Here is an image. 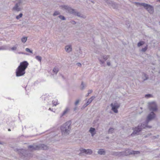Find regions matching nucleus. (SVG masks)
Here are the masks:
<instances>
[{
	"label": "nucleus",
	"mask_w": 160,
	"mask_h": 160,
	"mask_svg": "<svg viewBox=\"0 0 160 160\" xmlns=\"http://www.w3.org/2000/svg\"><path fill=\"white\" fill-rule=\"evenodd\" d=\"M92 92V90L89 89L88 90V93L86 95V96H88Z\"/></svg>",
	"instance_id": "obj_35"
},
{
	"label": "nucleus",
	"mask_w": 160,
	"mask_h": 160,
	"mask_svg": "<svg viewBox=\"0 0 160 160\" xmlns=\"http://www.w3.org/2000/svg\"><path fill=\"white\" fill-rule=\"evenodd\" d=\"M27 40V38L26 37H23L22 38V41L23 43H25L26 42Z\"/></svg>",
	"instance_id": "obj_24"
},
{
	"label": "nucleus",
	"mask_w": 160,
	"mask_h": 160,
	"mask_svg": "<svg viewBox=\"0 0 160 160\" xmlns=\"http://www.w3.org/2000/svg\"><path fill=\"white\" fill-rule=\"evenodd\" d=\"M8 131H11V129H8Z\"/></svg>",
	"instance_id": "obj_53"
},
{
	"label": "nucleus",
	"mask_w": 160,
	"mask_h": 160,
	"mask_svg": "<svg viewBox=\"0 0 160 160\" xmlns=\"http://www.w3.org/2000/svg\"><path fill=\"white\" fill-rule=\"evenodd\" d=\"M57 100H56V101H52V103L54 105V106H56L58 104V102H57Z\"/></svg>",
	"instance_id": "obj_32"
},
{
	"label": "nucleus",
	"mask_w": 160,
	"mask_h": 160,
	"mask_svg": "<svg viewBox=\"0 0 160 160\" xmlns=\"http://www.w3.org/2000/svg\"><path fill=\"white\" fill-rule=\"evenodd\" d=\"M157 110L158 108L156 103L154 102H151V120L155 118L156 116L154 112Z\"/></svg>",
	"instance_id": "obj_6"
},
{
	"label": "nucleus",
	"mask_w": 160,
	"mask_h": 160,
	"mask_svg": "<svg viewBox=\"0 0 160 160\" xmlns=\"http://www.w3.org/2000/svg\"><path fill=\"white\" fill-rule=\"evenodd\" d=\"M22 15L23 14L22 13H20L17 16H16V18L17 19H19L20 18L22 17Z\"/></svg>",
	"instance_id": "obj_25"
},
{
	"label": "nucleus",
	"mask_w": 160,
	"mask_h": 160,
	"mask_svg": "<svg viewBox=\"0 0 160 160\" xmlns=\"http://www.w3.org/2000/svg\"><path fill=\"white\" fill-rule=\"evenodd\" d=\"M107 65H108V66H110V65H111V63H110V62H107Z\"/></svg>",
	"instance_id": "obj_47"
},
{
	"label": "nucleus",
	"mask_w": 160,
	"mask_h": 160,
	"mask_svg": "<svg viewBox=\"0 0 160 160\" xmlns=\"http://www.w3.org/2000/svg\"><path fill=\"white\" fill-rule=\"evenodd\" d=\"M28 63L27 61H24L20 63L16 70V76L19 77L23 76L25 73V70L27 68Z\"/></svg>",
	"instance_id": "obj_1"
},
{
	"label": "nucleus",
	"mask_w": 160,
	"mask_h": 160,
	"mask_svg": "<svg viewBox=\"0 0 160 160\" xmlns=\"http://www.w3.org/2000/svg\"><path fill=\"white\" fill-rule=\"evenodd\" d=\"M84 87H85L84 86L83 82H82L81 84V89L82 90H83L84 89Z\"/></svg>",
	"instance_id": "obj_38"
},
{
	"label": "nucleus",
	"mask_w": 160,
	"mask_h": 160,
	"mask_svg": "<svg viewBox=\"0 0 160 160\" xmlns=\"http://www.w3.org/2000/svg\"><path fill=\"white\" fill-rule=\"evenodd\" d=\"M16 150L18 152L21 158L24 160H27L29 159L30 157H32V154L30 152H29L27 150L23 149H17Z\"/></svg>",
	"instance_id": "obj_4"
},
{
	"label": "nucleus",
	"mask_w": 160,
	"mask_h": 160,
	"mask_svg": "<svg viewBox=\"0 0 160 160\" xmlns=\"http://www.w3.org/2000/svg\"><path fill=\"white\" fill-rule=\"evenodd\" d=\"M127 25L128 26V28H129L130 26V25L129 23H128V24H127Z\"/></svg>",
	"instance_id": "obj_49"
},
{
	"label": "nucleus",
	"mask_w": 160,
	"mask_h": 160,
	"mask_svg": "<svg viewBox=\"0 0 160 160\" xmlns=\"http://www.w3.org/2000/svg\"><path fill=\"white\" fill-rule=\"evenodd\" d=\"M121 153V156H126V155L125 153V151L121 152H120Z\"/></svg>",
	"instance_id": "obj_36"
},
{
	"label": "nucleus",
	"mask_w": 160,
	"mask_h": 160,
	"mask_svg": "<svg viewBox=\"0 0 160 160\" xmlns=\"http://www.w3.org/2000/svg\"><path fill=\"white\" fill-rule=\"evenodd\" d=\"M120 104L117 102H114V103H112L110 106L112 107V110L115 113H117L118 112V109L119 108L120 106Z\"/></svg>",
	"instance_id": "obj_7"
},
{
	"label": "nucleus",
	"mask_w": 160,
	"mask_h": 160,
	"mask_svg": "<svg viewBox=\"0 0 160 160\" xmlns=\"http://www.w3.org/2000/svg\"><path fill=\"white\" fill-rule=\"evenodd\" d=\"M147 46H145L144 48H142V49L141 50V51L142 52H144L147 50Z\"/></svg>",
	"instance_id": "obj_28"
},
{
	"label": "nucleus",
	"mask_w": 160,
	"mask_h": 160,
	"mask_svg": "<svg viewBox=\"0 0 160 160\" xmlns=\"http://www.w3.org/2000/svg\"><path fill=\"white\" fill-rule=\"evenodd\" d=\"M25 50L26 51L31 53H32V51L29 48H27L25 49Z\"/></svg>",
	"instance_id": "obj_34"
},
{
	"label": "nucleus",
	"mask_w": 160,
	"mask_h": 160,
	"mask_svg": "<svg viewBox=\"0 0 160 160\" xmlns=\"http://www.w3.org/2000/svg\"><path fill=\"white\" fill-rule=\"evenodd\" d=\"M59 14L60 13L58 11H56L53 14V15L55 16L59 15Z\"/></svg>",
	"instance_id": "obj_37"
},
{
	"label": "nucleus",
	"mask_w": 160,
	"mask_h": 160,
	"mask_svg": "<svg viewBox=\"0 0 160 160\" xmlns=\"http://www.w3.org/2000/svg\"><path fill=\"white\" fill-rule=\"evenodd\" d=\"M141 5L142 6H143L145 9L148 10L149 12H150V5L142 3H141Z\"/></svg>",
	"instance_id": "obj_11"
},
{
	"label": "nucleus",
	"mask_w": 160,
	"mask_h": 160,
	"mask_svg": "<svg viewBox=\"0 0 160 160\" xmlns=\"http://www.w3.org/2000/svg\"><path fill=\"white\" fill-rule=\"evenodd\" d=\"M104 1L106 2L107 4L109 6L111 2H112V1H111L110 0H104Z\"/></svg>",
	"instance_id": "obj_30"
},
{
	"label": "nucleus",
	"mask_w": 160,
	"mask_h": 160,
	"mask_svg": "<svg viewBox=\"0 0 160 160\" xmlns=\"http://www.w3.org/2000/svg\"><path fill=\"white\" fill-rule=\"evenodd\" d=\"M117 156L118 157H121V153L120 152H118V154H117Z\"/></svg>",
	"instance_id": "obj_43"
},
{
	"label": "nucleus",
	"mask_w": 160,
	"mask_h": 160,
	"mask_svg": "<svg viewBox=\"0 0 160 160\" xmlns=\"http://www.w3.org/2000/svg\"><path fill=\"white\" fill-rule=\"evenodd\" d=\"M142 79L144 81H145L148 78V77L147 74H144V76L142 77Z\"/></svg>",
	"instance_id": "obj_29"
},
{
	"label": "nucleus",
	"mask_w": 160,
	"mask_h": 160,
	"mask_svg": "<svg viewBox=\"0 0 160 160\" xmlns=\"http://www.w3.org/2000/svg\"><path fill=\"white\" fill-rule=\"evenodd\" d=\"M110 3L109 6H111L113 8H116L118 7L117 5L113 1L111 2Z\"/></svg>",
	"instance_id": "obj_17"
},
{
	"label": "nucleus",
	"mask_w": 160,
	"mask_h": 160,
	"mask_svg": "<svg viewBox=\"0 0 160 160\" xmlns=\"http://www.w3.org/2000/svg\"><path fill=\"white\" fill-rule=\"evenodd\" d=\"M49 110H52H52H51V109L50 108H49Z\"/></svg>",
	"instance_id": "obj_54"
},
{
	"label": "nucleus",
	"mask_w": 160,
	"mask_h": 160,
	"mask_svg": "<svg viewBox=\"0 0 160 160\" xmlns=\"http://www.w3.org/2000/svg\"><path fill=\"white\" fill-rule=\"evenodd\" d=\"M142 129V128L140 127V125H139L137 127L135 128L133 132L131 134V135L133 136L135 135H137L141 131Z\"/></svg>",
	"instance_id": "obj_9"
},
{
	"label": "nucleus",
	"mask_w": 160,
	"mask_h": 160,
	"mask_svg": "<svg viewBox=\"0 0 160 160\" xmlns=\"http://www.w3.org/2000/svg\"><path fill=\"white\" fill-rule=\"evenodd\" d=\"M69 110V108L68 107H67L62 113V114L61 117H62L66 114Z\"/></svg>",
	"instance_id": "obj_19"
},
{
	"label": "nucleus",
	"mask_w": 160,
	"mask_h": 160,
	"mask_svg": "<svg viewBox=\"0 0 160 160\" xmlns=\"http://www.w3.org/2000/svg\"><path fill=\"white\" fill-rule=\"evenodd\" d=\"M79 100H76V101L75 102V105L76 106L79 103Z\"/></svg>",
	"instance_id": "obj_39"
},
{
	"label": "nucleus",
	"mask_w": 160,
	"mask_h": 160,
	"mask_svg": "<svg viewBox=\"0 0 160 160\" xmlns=\"http://www.w3.org/2000/svg\"><path fill=\"white\" fill-rule=\"evenodd\" d=\"M148 108L149 110H150V102L148 103Z\"/></svg>",
	"instance_id": "obj_44"
},
{
	"label": "nucleus",
	"mask_w": 160,
	"mask_h": 160,
	"mask_svg": "<svg viewBox=\"0 0 160 160\" xmlns=\"http://www.w3.org/2000/svg\"><path fill=\"white\" fill-rule=\"evenodd\" d=\"M95 97L94 96H92L89 99L87 102L84 104L83 105V107L84 108L86 107L90 103L92 102V101L95 98Z\"/></svg>",
	"instance_id": "obj_10"
},
{
	"label": "nucleus",
	"mask_w": 160,
	"mask_h": 160,
	"mask_svg": "<svg viewBox=\"0 0 160 160\" xmlns=\"http://www.w3.org/2000/svg\"><path fill=\"white\" fill-rule=\"evenodd\" d=\"M28 149L30 151L34 150H46L48 149V147L46 145L43 144H33L28 146Z\"/></svg>",
	"instance_id": "obj_3"
},
{
	"label": "nucleus",
	"mask_w": 160,
	"mask_h": 160,
	"mask_svg": "<svg viewBox=\"0 0 160 160\" xmlns=\"http://www.w3.org/2000/svg\"><path fill=\"white\" fill-rule=\"evenodd\" d=\"M98 60H99V61L100 62V64H101V65L102 66L103 65H102V64H103L104 63L105 61L104 60H102L100 58H98Z\"/></svg>",
	"instance_id": "obj_27"
},
{
	"label": "nucleus",
	"mask_w": 160,
	"mask_h": 160,
	"mask_svg": "<svg viewBox=\"0 0 160 160\" xmlns=\"http://www.w3.org/2000/svg\"><path fill=\"white\" fill-rule=\"evenodd\" d=\"M150 121V113L148 114L147 119L145 122L142 123L141 125H140V127H141V128H142V129L144 128L146 129L147 128H150V127L148 125V124Z\"/></svg>",
	"instance_id": "obj_8"
},
{
	"label": "nucleus",
	"mask_w": 160,
	"mask_h": 160,
	"mask_svg": "<svg viewBox=\"0 0 160 160\" xmlns=\"http://www.w3.org/2000/svg\"><path fill=\"white\" fill-rule=\"evenodd\" d=\"M62 8L64 10H67L69 13L73 14V15L77 16L78 17L82 18H86V16L81 14L80 12L76 11L75 9L72 8H71L68 6H61Z\"/></svg>",
	"instance_id": "obj_5"
},
{
	"label": "nucleus",
	"mask_w": 160,
	"mask_h": 160,
	"mask_svg": "<svg viewBox=\"0 0 160 160\" xmlns=\"http://www.w3.org/2000/svg\"><path fill=\"white\" fill-rule=\"evenodd\" d=\"M89 132L91 133V135L92 137H93L96 133L95 129V128H90L89 130Z\"/></svg>",
	"instance_id": "obj_14"
},
{
	"label": "nucleus",
	"mask_w": 160,
	"mask_h": 160,
	"mask_svg": "<svg viewBox=\"0 0 160 160\" xmlns=\"http://www.w3.org/2000/svg\"><path fill=\"white\" fill-rule=\"evenodd\" d=\"M35 58L39 62H41L42 60V58L41 57L37 56L35 57Z\"/></svg>",
	"instance_id": "obj_23"
},
{
	"label": "nucleus",
	"mask_w": 160,
	"mask_h": 160,
	"mask_svg": "<svg viewBox=\"0 0 160 160\" xmlns=\"http://www.w3.org/2000/svg\"><path fill=\"white\" fill-rule=\"evenodd\" d=\"M93 3V2L92 1H91Z\"/></svg>",
	"instance_id": "obj_56"
},
{
	"label": "nucleus",
	"mask_w": 160,
	"mask_h": 160,
	"mask_svg": "<svg viewBox=\"0 0 160 160\" xmlns=\"http://www.w3.org/2000/svg\"><path fill=\"white\" fill-rule=\"evenodd\" d=\"M58 17L60 19L63 20H65L66 19L65 17L64 16H62V15H59L58 16Z\"/></svg>",
	"instance_id": "obj_31"
},
{
	"label": "nucleus",
	"mask_w": 160,
	"mask_h": 160,
	"mask_svg": "<svg viewBox=\"0 0 160 160\" xmlns=\"http://www.w3.org/2000/svg\"><path fill=\"white\" fill-rule=\"evenodd\" d=\"M133 151V152H132V154H137L140 153V152L138 151Z\"/></svg>",
	"instance_id": "obj_33"
},
{
	"label": "nucleus",
	"mask_w": 160,
	"mask_h": 160,
	"mask_svg": "<svg viewBox=\"0 0 160 160\" xmlns=\"http://www.w3.org/2000/svg\"><path fill=\"white\" fill-rule=\"evenodd\" d=\"M118 152H113L112 154L115 156H117V154H118Z\"/></svg>",
	"instance_id": "obj_42"
},
{
	"label": "nucleus",
	"mask_w": 160,
	"mask_h": 160,
	"mask_svg": "<svg viewBox=\"0 0 160 160\" xmlns=\"http://www.w3.org/2000/svg\"><path fill=\"white\" fill-rule=\"evenodd\" d=\"M19 53H21V54H24V53L23 52H19Z\"/></svg>",
	"instance_id": "obj_52"
},
{
	"label": "nucleus",
	"mask_w": 160,
	"mask_h": 160,
	"mask_svg": "<svg viewBox=\"0 0 160 160\" xmlns=\"http://www.w3.org/2000/svg\"><path fill=\"white\" fill-rule=\"evenodd\" d=\"M77 65L79 67H81V64L79 62L77 63Z\"/></svg>",
	"instance_id": "obj_45"
},
{
	"label": "nucleus",
	"mask_w": 160,
	"mask_h": 160,
	"mask_svg": "<svg viewBox=\"0 0 160 160\" xmlns=\"http://www.w3.org/2000/svg\"><path fill=\"white\" fill-rule=\"evenodd\" d=\"M19 3H16L15 4V6L13 8V10L15 11L19 12L21 10V8L19 7V6L18 5V4Z\"/></svg>",
	"instance_id": "obj_12"
},
{
	"label": "nucleus",
	"mask_w": 160,
	"mask_h": 160,
	"mask_svg": "<svg viewBox=\"0 0 160 160\" xmlns=\"http://www.w3.org/2000/svg\"><path fill=\"white\" fill-rule=\"evenodd\" d=\"M98 153L101 155H104L105 154L106 152L103 149H100L98 151Z\"/></svg>",
	"instance_id": "obj_18"
},
{
	"label": "nucleus",
	"mask_w": 160,
	"mask_h": 160,
	"mask_svg": "<svg viewBox=\"0 0 160 160\" xmlns=\"http://www.w3.org/2000/svg\"><path fill=\"white\" fill-rule=\"evenodd\" d=\"M65 49L67 52H69L72 51V47L71 45L66 46L65 47Z\"/></svg>",
	"instance_id": "obj_15"
},
{
	"label": "nucleus",
	"mask_w": 160,
	"mask_h": 160,
	"mask_svg": "<svg viewBox=\"0 0 160 160\" xmlns=\"http://www.w3.org/2000/svg\"><path fill=\"white\" fill-rule=\"evenodd\" d=\"M150 7H151V11L152 10V8H153L151 6H150Z\"/></svg>",
	"instance_id": "obj_51"
},
{
	"label": "nucleus",
	"mask_w": 160,
	"mask_h": 160,
	"mask_svg": "<svg viewBox=\"0 0 160 160\" xmlns=\"http://www.w3.org/2000/svg\"><path fill=\"white\" fill-rule=\"evenodd\" d=\"M144 44V42L143 41H141L138 43V46L139 47L143 45Z\"/></svg>",
	"instance_id": "obj_20"
},
{
	"label": "nucleus",
	"mask_w": 160,
	"mask_h": 160,
	"mask_svg": "<svg viewBox=\"0 0 160 160\" xmlns=\"http://www.w3.org/2000/svg\"><path fill=\"white\" fill-rule=\"evenodd\" d=\"M133 150H131L130 149H127L125 151V153L126 156H127L128 155L132 154V152H133Z\"/></svg>",
	"instance_id": "obj_16"
},
{
	"label": "nucleus",
	"mask_w": 160,
	"mask_h": 160,
	"mask_svg": "<svg viewBox=\"0 0 160 160\" xmlns=\"http://www.w3.org/2000/svg\"><path fill=\"white\" fill-rule=\"evenodd\" d=\"M102 58L104 60V61H106L109 57V56L108 55H104L103 56Z\"/></svg>",
	"instance_id": "obj_26"
},
{
	"label": "nucleus",
	"mask_w": 160,
	"mask_h": 160,
	"mask_svg": "<svg viewBox=\"0 0 160 160\" xmlns=\"http://www.w3.org/2000/svg\"><path fill=\"white\" fill-rule=\"evenodd\" d=\"M11 49L12 50H15L17 49V47H12Z\"/></svg>",
	"instance_id": "obj_41"
},
{
	"label": "nucleus",
	"mask_w": 160,
	"mask_h": 160,
	"mask_svg": "<svg viewBox=\"0 0 160 160\" xmlns=\"http://www.w3.org/2000/svg\"><path fill=\"white\" fill-rule=\"evenodd\" d=\"M71 122L68 121L61 126L60 129L62 135H67L69 134L71 129Z\"/></svg>",
	"instance_id": "obj_2"
},
{
	"label": "nucleus",
	"mask_w": 160,
	"mask_h": 160,
	"mask_svg": "<svg viewBox=\"0 0 160 160\" xmlns=\"http://www.w3.org/2000/svg\"><path fill=\"white\" fill-rule=\"evenodd\" d=\"M81 152L82 153H85L86 154H91L92 153V151L91 150L83 149L81 150Z\"/></svg>",
	"instance_id": "obj_13"
},
{
	"label": "nucleus",
	"mask_w": 160,
	"mask_h": 160,
	"mask_svg": "<svg viewBox=\"0 0 160 160\" xmlns=\"http://www.w3.org/2000/svg\"><path fill=\"white\" fill-rule=\"evenodd\" d=\"M2 142L0 141V144H2Z\"/></svg>",
	"instance_id": "obj_55"
},
{
	"label": "nucleus",
	"mask_w": 160,
	"mask_h": 160,
	"mask_svg": "<svg viewBox=\"0 0 160 160\" xmlns=\"http://www.w3.org/2000/svg\"><path fill=\"white\" fill-rule=\"evenodd\" d=\"M114 130V129L112 128H110L108 130V133L109 134V133H112L113 132Z\"/></svg>",
	"instance_id": "obj_21"
},
{
	"label": "nucleus",
	"mask_w": 160,
	"mask_h": 160,
	"mask_svg": "<svg viewBox=\"0 0 160 160\" xmlns=\"http://www.w3.org/2000/svg\"><path fill=\"white\" fill-rule=\"evenodd\" d=\"M145 97L146 98H150V94H146L145 95Z\"/></svg>",
	"instance_id": "obj_40"
},
{
	"label": "nucleus",
	"mask_w": 160,
	"mask_h": 160,
	"mask_svg": "<svg viewBox=\"0 0 160 160\" xmlns=\"http://www.w3.org/2000/svg\"><path fill=\"white\" fill-rule=\"evenodd\" d=\"M72 23L73 24H76V22L74 21H72Z\"/></svg>",
	"instance_id": "obj_46"
},
{
	"label": "nucleus",
	"mask_w": 160,
	"mask_h": 160,
	"mask_svg": "<svg viewBox=\"0 0 160 160\" xmlns=\"http://www.w3.org/2000/svg\"><path fill=\"white\" fill-rule=\"evenodd\" d=\"M59 71V69L58 68H54L53 69V72L55 74H57Z\"/></svg>",
	"instance_id": "obj_22"
},
{
	"label": "nucleus",
	"mask_w": 160,
	"mask_h": 160,
	"mask_svg": "<svg viewBox=\"0 0 160 160\" xmlns=\"http://www.w3.org/2000/svg\"><path fill=\"white\" fill-rule=\"evenodd\" d=\"M4 49L3 48V47H2V48H0V50H1V49Z\"/></svg>",
	"instance_id": "obj_50"
},
{
	"label": "nucleus",
	"mask_w": 160,
	"mask_h": 160,
	"mask_svg": "<svg viewBox=\"0 0 160 160\" xmlns=\"http://www.w3.org/2000/svg\"><path fill=\"white\" fill-rule=\"evenodd\" d=\"M77 109V107H76L73 108V110L74 111H75Z\"/></svg>",
	"instance_id": "obj_48"
}]
</instances>
